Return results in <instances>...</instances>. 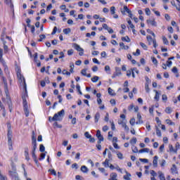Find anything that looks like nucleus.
I'll return each mask as SVG.
<instances>
[{
    "label": "nucleus",
    "mask_w": 180,
    "mask_h": 180,
    "mask_svg": "<svg viewBox=\"0 0 180 180\" xmlns=\"http://www.w3.org/2000/svg\"><path fill=\"white\" fill-rule=\"evenodd\" d=\"M127 23L129 24V27H130L131 29H134V25H133V23H131V20H127Z\"/></svg>",
    "instance_id": "nucleus-44"
},
{
    "label": "nucleus",
    "mask_w": 180,
    "mask_h": 180,
    "mask_svg": "<svg viewBox=\"0 0 180 180\" xmlns=\"http://www.w3.org/2000/svg\"><path fill=\"white\" fill-rule=\"evenodd\" d=\"M139 161H141V162H144L145 164H147V162H148V159L140 158Z\"/></svg>",
    "instance_id": "nucleus-60"
},
{
    "label": "nucleus",
    "mask_w": 180,
    "mask_h": 180,
    "mask_svg": "<svg viewBox=\"0 0 180 180\" xmlns=\"http://www.w3.org/2000/svg\"><path fill=\"white\" fill-rule=\"evenodd\" d=\"M84 136L86 139H91V137H92V136H91V134H89V132L88 131L84 133Z\"/></svg>",
    "instance_id": "nucleus-56"
},
{
    "label": "nucleus",
    "mask_w": 180,
    "mask_h": 180,
    "mask_svg": "<svg viewBox=\"0 0 180 180\" xmlns=\"http://www.w3.org/2000/svg\"><path fill=\"white\" fill-rule=\"evenodd\" d=\"M171 173L174 175V174H178V170L176 169V165H173L171 168Z\"/></svg>",
    "instance_id": "nucleus-11"
},
{
    "label": "nucleus",
    "mask_w": 180,
    "mask_h": 180,
    "mask_svg": "<svg viewBox=\"0 0 180 180\" xmlns=\"http://www.w3.org/2000/svg\"><path fill=\"white\" fill-rule=\"evenodd\" d=\"M75 179H77V180H84V177L81 176L80 175H76Z\"/></svg>",
    "instance_id": "nucleus-61"
},
{
    "label": "nucleus",
    "mask_w": 180,
    "mask_h": 180,
    "mask_svg": "<svg viewBox=\"0 0 180 180\" xmlns=\"http://www.w3.org/2000/svg\"><path fill=\"white\" fill-rule=\"evenodd\" d=\"M131 150H132V152L135 153H137L139 151V149L134 145L132 146Z\"/></svg>",
    "instance_id": "nucleus-35"
},
{
    "label": "nucleus",
    "mask_w": 180,
    "mask_h": 180,
    "mask_svg": "<svg viewBox=\"0 0 180 180\" xmlns=\"http://www.w3.org/2000/svg\"><path fill=\"white\" fill-rule=\"evenodd\" d=\"M11 175H13V176L15 179V180H20V179H19V177L18 176V173H16V172H11Z\"/></svg>",
    "instance_id": "nucleus-33"
},
{
    "label": "nucleus",
    "mask_w": 180,
    "mask_h": 180,
    "mask_svg": "<svg viewBox=\"0 0 180 180\" xmlns=\"http://www.w3.org/2000/svg\"><path fill=\"white\" fill-rule=\"evenodd\" d=\"M165 113L170 115V113H172V108H171V107H167L165 110Z\"/></svg>",
    "instance_id": "nucleus-24"
},
{
    "label": "nucleus",
    "mask_w": 180,
    "mask_h": 180,
    "mask_svg": "<svg viewBox=\"0 0 180 180\" xmlns=\"http://www.w3.org/2000/svg\"><path fill=\"white\" fill-rule=\"evenodd\" d=\"M49 172H51L52 175H54V176H57V172L53 169H49Z\"/></svg>",
    "instance_id": "nucleus-32"
},
{
    "label": "nucleus",
    "mask_w": 180,
    "mask_h": 180,
    "mask_svg": "<svg viewBox=\"0 0 180 180\" xmlns=\"http://www.w3.org/2000/svg\"><path fill=\"white\" fill-rule=\"evenodd\" d=\"M4 2L5 4H6V5L11 6V8H13V4H12V0H4Z\"/></svg>",
    "instance_id": "nucleus-21"
},
{
    "label": "nucleus",
    "mask_w": 180,
    "mask_h": 180,
    "mask_svg": "<svg viewBox=\"0 0 180 180\" xmlns=\"http://www.w3.org/2000/svg\"><path fill=\"white\" fill-rule=\"evenodd\" d=\"M2 81L4 82V89H5L6 94V92L8 91V82L6 81V79H5V77L4 76H2Z\"/></svg>",
    "instance_id": "nucleus-8"
},
{
    "label": "nucleus",
    "mask_w": 180,
    "mask_h": 180,
    "mask_svg": "<svg viewBox=\"0 0 180 180\" xmlns=\"http://www.w3.org/2000/svg\"><path fill=\"white\" fill-rule=\"evenodd\" d=\"M165 122L167 124H169V126H175V122H172L169 119L166 120Z\"/></svg>",
    "instance_id": "nucleus-26"
},
{
    "label": "nucleus",
    "mask_w": 180,
    "mask_h": 180,
    "mask_svg": "<svg viewBox=\"0 0 180 180\" xmlns=\"http://www.w3.org/2000/svg\"><path fill=\"white\" fill-rule=\"evenodd\" d=\"M137 119L138 121L136 122V124H143V120H141V114L140 112L137 114Z\"/></svg>",
    "instance_id": "nucleus-7"
},
{
    "label": "nucleus",
    "mask_w": 180,
    "mask_h": 180,
    "mask_svg": "<svg viewBox=\"0 0 180 180\" xmlns=\"http://www.w3.org/2000/svg\"><path fill=\"white\" fill-rule=\"evenodd\" d=\"M115 70H116V73L113 75L112 78H115V77H117L122 74V72H120V69H119V68H116Z\"/></svg>",
    "instance_id": "nucleus-16"
},
{
    "label": "nucleus",
    "mask_w": 180,
    "mask_h": 180,
    "mask_svg": "<svg viewBox=\"0 0 180 180\" xmlns=\"http://www.w3.org/2000/svg\"><path fill=\"white\" fill-rule=\"evenodd\" d=\"M60 120H61V119H60V117L57 113H56L52 117V122L60 121Z\"/></svg>",
    "instance_id": "nucleus-13"
},
{
    "label": "nucleus",
    "mask_w": 180,
    "mask_h": 180,
    "mask_svg": "<svg viewBox=\"0 0 180 180\" xmlns=\"http://www.w3.org/2000/svg\"><path fill=\"white\" fill-rule=\"evenodd\" d=\"M110 123H111V129L112 130H116V127L115 126V123L112 121H110Z\"/></svg>",
    "instance_id": "nucleus-57"
},
{
    "label": "nucleus",
    "mask_w": 180,
    "mask_h": 180,
    "mask_svg": "<svg viewBox=\"0 0 180 180\" xmlns=\"http://www.w3.org/2000/svg\"><path fill=\"white\" fill-rule=\"evenodd\" d=\"M72 46L74 49H75V50H77V51H79V56H84V49L81 48L79 45L77 44H73Z\"/></svg>",
    "instance_id": "nucleus-3"
},
{
    "label": "nucleus",
    "mask_w": 180,
    "mask_h": 180,
    "mask_svg": "<svg viewBox=\"0 0 180 180\" xmlns=\"http://www.w3.org/2000/svg\"><path fill=\"white\" fill-rule=\"evenodd\" d=\"M117 155L120 160H123V154L122 153H118Z\"/></svg>",
    "instance_id": "nucleus-58"
},
{
    "label": "nucleus",
    "mask_w": 180,
    "mask_h": 180,
    "mask_svg": "<svg viewBox=\"0 0 180 180\" xmlns=\"http://www.w3.org/2000/svg\"><path fill=\"white\" fill-rule=\"evenodd\" d=\"M156 128V134L158 137H162L161 130L158 128V127H155Z\"/></svg>",
    "instance_id": "nucleus-27"
},
{
    "label": "nucleus",
    "mask_w": 180,
    "mask_h": 180,
    "mask_svg": "<svg viewBox=\"0 0 180 180\" xmlns=\"http://www.w3.org/2000/svg\"><path fill=\"white\" fill-rule=\"evenodd\" d=\"M122 15H124V12H127V13H129V12H131V11H130L129 9V8H127V6H124V11H121Z\"/></svg>",
    "instance_id": "nucleus-20"
},
{
    "label": "nucleus",
    "mask_w": 180,
    "mask_h": 180,
    "mask_svg": "<svg viewBox=\"0 0 180 180\" xmlns=\"http://www.w3.org/2000/svg\"><path fill=\"white\" fill-rule=\"evenodd\" d=\"M63 33L65 34H70L71 33V29L70 28H65L63 30Z\"/></svg>",
    "instance_id": "nucleus-31"
},
{
    "label": "nucleus",
    "mask_w": 180,
    "mask_h": 180,
    "mask_svg": "<svg viewBox=\"0 0 180 180\" xmlns=\"http://www.w3.org/2000/svg\"><path fill=\"white\" fill-rule=\"evenodd\" d=\"M22 71L20 69L17 70V77L18 79L20 81V82L23 83V88L25 90V96H22V105H23V109L25 112V115L26 117H29V114L30 112L29 111V106L27 105V101H26V96H27V86L26 85V80L25 79V77L22 75Z\"/></svg>",
    "instance_id": "nucleus-1"
},
{
    "label": "nucleus",
    "mask_w": 180,
    "mask_h": 180,
    "mask_svg": "<svg viewBox=\"0 0 180 180\" xmlns=\"http://www.w3.org/2000/svg\"><path fill=\"white\" fill-rule=\"evenodd\" d=\"M174 88V83H170V85L167 87V89H172Z\"/></svg>",
    "instance_id": "nucleus-63"
},
{
    "label": "nucleus",
    "mask_w": 180,
    "mask_h": 180,
    "mask_svg": "<svg viewBox=\"0 0 180 180\" xmlns=\"http://www.w3.org/2000/svg\"><path fill=\"white\" fill-rule=\"evenodd\" d=\"M145 12L148 16H150V15H151V11H150V8H146L145 9Z\"/></svg>",
    "instance_id": "nucleus-50"
},
{
    "label": "nucleus",
    "mask_w": 180,
    "mask_h": 180,
    "mask_svg": "<svg viewBox=\"0 0 180 180\" xmlns=\"http://www.w3.org/2000/svg\"><path fill=\"white\" fill-rule=\"evenodd\" d=\"M115 11H116V8H115V6L110 7V13H111V15H115Z\"/></svg>",
    "instance_id": "nucleus-46"
},
{
    "label": "nucleus",
    "mask_w": 180,
    "mask_h": 180,
    "mask_svg": "<svg viewBox=\"0 0 180 180\" xmlns=\"http://www.w3.org/2000/svg\"><path fill=\"white\" fill-rule=\"evenodd\" d=\"M25 160H27V161H29V160H30V158L29 157V148H25Z\"/></svg>",
    "instance_id": "nucleus-9"
},
{
    "label": "nucleus",
    "mask_w": 180,
    "mask_h": 180,
    "mask_svg": "<svg viewBox=\"0 0 180 180\" xmlns=\"http://www.w3.org/2000/svg\"><path fill=\"white\" fill-rule=\"evenodd\" d=\"M32 151H36V148H37V141H32Z\"/></svg>",
    "instance_id": "nucleus-22"
},
{
    "label": "nucleus",
    "mask_w": 180,
    "mask_h": 180,
    "mask_svg": "<svg viewBox=\"0 0 180 180\" xmlns=\"http://www.w3.org/2000/svg\"><path fill=\"white\" fill-rule=\"evenodd\" d=\"M103 165L105 168H109V160L108 159H105V160L103 162Z\"/></svg>",
    "instance_id": "nucleus-25"
},
{
    "label": "nucleus",
    "mask_w": 180,
    "mask_h": 180,
    "mask_svg": "<svg viewBox=\"0 0 180 180\" xmlns=\"http://www.w3.org/2000/svg\"><path fill=\"white\" fill-rule=\"evenodd\" d=\"M148 25H150L151 26H153L154 27H157V22H155V19H149L146 20Z\"/></svg>",
    "instance_id": "nucleus-4"
},
{
    "label": "nucleus",
    "mask_w": 180,
    "mask_h": 180,
    "mask_svg": "<svg viewBox=\"0 0 180 180\" xmlns=\"http://www.w3.org/2000/svg\"><path fill=\"white\" fill-rule=\"evenodd\" d=\"M70 72L72 74V72H74V63H70Z\"/></svg>",
    "instance_id": "nucleus-51"
},
{
    "label": "nucleus",
    "mask_w": 180,
    "mask_h": 180,
    "mask_svg": "<svg viewBox=\"0 0 180 180\" xmlns=\"http://www.w3.org/2000/svg\"><path fill=\"white\" fill-rule=\"evenodd\" d=\"M62 74L63 75H68V76L71 75V72L67 71V70H63V72H62Z\"/></svg>",
    "instance_id": "nucleus-39"
},
{
    "label": "nucleus",
    "mask_w": 180,
    "mask_h": 180,
    "mask_svg": "<svg viewBox=\"0 0 180 180\" xmlns=\"http://www.w3.org/2000/svg\"><path fill=\"white\" fill-rule=\"evenodd\" d=\"M6 99H7V103L8 105V108L10 112H12V101H11V97L8 96V94H6Z\"/></svg>",
    "instance_id": "nucleus-5"
},
{
    "label": "nucleus",
    "mask_w": 180,
    "mask_h": 180,
    "mask_svg": "<svg viewBox=\"0 0 180 180\" xmlns=\"http://www.w3.org/2000/svg\"><path fill=\"white\" fill-rule=\"evenodd\" d=\"M158 174L160 180H167L165 179V176H164V173H162V172L159 171Z\"/></svg>",
    "instance_id": "nucleus-14"
},
{
    "label": "nucleus",
    "mask_w": 180,
    "mask_h": 180,
    "mask_svg": "<svg viewBox=\"0 0 180 180\" xmlns=\"http://www.w3.org/2000/svg\"><path fill=\"white\" fill-rule=\"evenodd\" d=\"M152 61L153 63V64H155V65H157V64H158V61L157 60V58H152Z\"/></svg>",
    "instance_id": "nucleus-59"
},
{
    "label": "nucleus",
    "mask_w": 180,
    "mask_h": 180,
    "mask_svg": "<svg viewBox=\"0 0 180 180\" xmlns=\"http://www.w3.org/2000/svg\"><path fill=\"white\" fill-rule=\"evenodd\" d=\"M110 180H117V174L116 173H112L110 175Z\"/></svg>",
    "instance_id": "nucleus-15"
},
{
    "label": "nucleus",
    "mask_w": 180,
    "mask_h": 180,
    "mask_svg": "<svg viewBox=\"0 0 180 180\" xmlns=\"http://www.w3.org/2000/svg\"><path fill=\"white\" fill-rule=\"evenodd\" d=\"M72 54H74V50L70 49L68 51V55L72 56Z\"/></svg>",
    "instance_id": "nucleus-62"
},
{
    "label": "nucleus",
    "mask_w": 180,
    "mask_h": 180,
    "mask_svg": "<svg viewBox=\"0 0 180 180\" xmlns=\"http://www.w3.org/2000/svg\"><path fill=\"white\" fill-rule=\"evenodd\" d=\"M140 46L142 47V49H143V50H147L148 49L147 45L143 42L140 43Z\"/></svg>",
    "instance_id": "nucleus-49"
},
{
    "label": "nucleus",
    "mask_w": 180,
    "mask_h": 180,
    "mask_svg": "<svg viewBox=\"0 0 180 180\" xmlns=\"http://www.w3.org/2000/svg\"><path fill=\"white\" fill-rule=\"evenodd\" d=\"M82 75H84V77H86V69H83L81 71Z\"/></svg>",
    "instance_id": "nucleus-55"
},
{
    "label": "nucleus",
    "mask_w": 180,
    "mask_h": 180,
    "mask_svg": "<svg viewBox=\"0 0 180 180\" xmlns=\"http://www.w3.org/2000/svg\"><path fill=\"white\" fill-rule=\"evenodd\" d=\"M92 82H98L99 81V77L98 76H94V77L91 78Z\"/></svg>",
    "instance_id": "nucleus-37"
},
{
    "label": "nucleus",
    "mask_w": 180,
    "mask_h": 180,
    "mask_svg": "<svg viewBox=\"0 0 180 180\" xmlns=\"http://www.w3.org/2000/svg\"><path fill=\"white\" fill-rule=\"evenodd\" d=\"M162 41L164 44H166L167 46V44H169L168 39H167V37H162Z\"/></svg>",
    "instance_id": "nucleus-48"
},
{
    "label": "nucleus",
    "mask_w": 180,
    "mask_h": 180,
    "mask_svg": "<svg viewBox=\"0 0 180 180\" xmlns=\"http://www.w3.org/2000/svg\"><path fill=\"white\" fill-rule=\"evenodd\" d=\"M154 92H155V96L154 97L155 101H160V93L157 90H154Z\"/></svg>",
    "instance_id": "nucleus-17"
},
{
    "label": "nucleus",
    "mask_w": 180,
    "mask_h": 180,
    "mask_svg": "<svg viewBox=\"0 0 180 180\" xmlns=\"http://www.w3.org/2000/svg\"><path fill=\"white\" fill-rule=\"evenodd\" d=\"M136 143H137V139L133 138L132 139L130 140L131 144H136Z\"/></svg>",
    "instance_id": "nucleus-52"
},
{
    "label": "nucleus",
    "mask_w": 180,
    "mask_h": 180,
    "mask_svg": "<svg viewBox=\"0 0 180 180\" xmlns=\"http://www.w3.org/2000/svg\"><path fill=\"white\" fill-rule=\"evenodd\" d=\"M145 89L147 94H150V87H148V83H146Z\"/></svg>",
    "instance_id": "nucleus-42"
},
{
    "label": "nucleus",
    "mask_w": 180,
    "mask_h": 180,
    "mask_svg": "<svg viewBox=\"0 0 180 180\" xmlns=\"http://www.w3.org/2000/svg\"><path fill=\"white\" fill-rule=\"evenodd\" d=\"M121 40L122 41H127V43H130V38L128 36L122 37L121 38Z\"/></svg>",
    "instance_id": "nucleus-19"
},
{
    "label": "nucleus",
    "mask_w": 180,
    "mask_h": 180,
    "mask_svg": "<svg viewBox=\"0 0 180 180\" xmlns=\"http://www.w3.org/2000/svg\"><path fill=\"white\" fill-rule=\"evenodd\" d=\"M130 124H131V126H134L135 123H136V120L134 118H131L129 121Z\"/></svg>",
    "instance_id": "nucleus-53"
},
{
    "label": "nucleus",
    "mask_w": 180,
    "mask_h": 180,
    "mask_svg": "<svg viewBox=\"0 0 180 180\" xmlns=\"http://www.w3.org/2000/svg\"><path fill=\"white\" fill-rule=\"evenodd\" d=\"M98 171H100L101 172L104 174V175H105V176H108L109 175V174L105 172V168H103V167H99Z\"/></svg>",
    "instance_id": "nucleus-30"
},
{
    "label": "nucleus",
    "mask_w": 180,
    "mask_h": 180,
    "mask_svg": "<svg viewBox=\"0 0 180 180\" xmlns=\"http://www.w3.org/2000/svg\"><path fill=\"white\" fill-rule=\"evenodd\" d=\"M39 151L41 153H44V151H46V148L44 147V146L43 144H41L39 146Z\"/></svg>",
    "instance_id": "nucleus-34"
},
{
    "label": "nucleus",
    "mask_w": 180,
    "mask_h": 180,
    "mask_svg": "<svg viewBox=\"0 0 180 180\" xmlns=\"http://www.w3.org/2000/svg\"><path fill=\"white\" fill-rule=\"evenodd\" d=\"M153 165L155 168H157V167H158V156L155 155L153 158Z\"/></svg>",
    "instance_id": "nucleus-6"
},
{
    "label": "nucleus",
    "mask_w": 180,
    "mask_h": 180,
    "mask_svg": "<svg viewBox=\"0 0 180 180\" xmlns=\"http://www.w3.org/2000/svg\"><path fill=\"white\" fill-rule=\"evenodd\" d=\"M80 169L84 174H88V172L89 171L88 167H86L85 165L82 166Z\"/></svg>",
    "instance_id": "nucleus-10"
},
{
    "label": "nucleus",
    "mask_w": 180,
    "mask_h": 180,
    "mask_svg": "<svg viewBox=\"0 0 180 180\" xmlns=\"http://www.w3.org/2000/svg\"><path fill=\"white\" fill-rule=\"evenodd\" d=\"M46 154H47V152H45L44 153H41L39 160L41 161V160H44L46 158Z\"/></svg>",
    "instance_id": "nucleus-38"
},
{
    "label": "nucleus",
    "mask_w": 180,
    "mask_h": 180,
    "mask_svg": "<svg viewBox=\"0 0 180 180\" xmlns=\"http://www.w3.org/2000/svg\"><path fill=\"white\" fill-rule=\"evenodd\" d=\"M118 124L122 125V127H123L126 124V121L124 120H119Z\"/></svg>",
    "instance_id": "nucleus-47"
},
{
    "label": "nucleus",
    "mask_w": 180,
    "mask_h": 180,
    "mask_svg": "<svg viewBox=\"0 0 180 180\" xmlns=\"http://www.w3.org/2000/svg\"><path fill=\"white\" fill-rule=\"evenodd\" d=\"M169 150L170 153H176V152L178 151V149H174V146H172V145H169Z\"/></svg>",
    "instance_id": "nucleus-18"
},
{
    "label": "nucleus",
    "mask_w": 180,
    "mask_h": 180,
    "mask_svg": "<svg viewBox=\"0 0 180 180\" xmlns=\"http://www.w3.org/2000/svg\"><path fill=\"white\" fill-rule=\"evenodd\" d=\"M33 141H37V138L34 135V131H32V142Z\"/></svg>",
    "instance_id": "nucleus-40"
},
{
    "label": "nucleus",
    "mask_w": 180,
    "mask_h": 180,
    "mask_svg": "<svg viewBox=\"0 0 180 180\" xmlns=\"http://www.w3.org/2000/svg\"><path fill=\"white\" fill-rule=\"evenodd\" d=\"M150 152V149L148 148H145L143 149H141L139 150V153H149Z\"/></svg>",
    "instance_id": "nucleus-23"
},
{
    "label": "nucleus",
    "mask_w": 180,
    "mask_h": 180,
    "mask_svg": "<svg viewBox=\"0 0 180 180\" xmlns=\"http://www.w3.org/2000/svg\"><path fill=\"white\" fill-rule=\"evenodd\" d=\"M99 119H101V114L99 112H96L94 116L95 123H98V122H99Z\"/></svg>",
    "instance_id": "nucleus-12"
},
{
    "label": "nucleus",
    "mask_w": 180,
    "mask_h": 180,
    "mask_svg": "<svg viewBox=\"0 0 180 180\" xmlns=\"http://www.w3.org/2000/svg\"><path fill=\"white\" fill-rule=\"evenodd\" d=\"M64 113H65L64 110H61L59 111L58 113H56V115H58V117H59V118H60L61 116H64Z\"/></svg>",
    "instance_id": "nucleus-36"
},
{
    "label": "nucleus",
    "mask_w": 180,
    "mask_h": 180,
    "mask_svg": "<svg viewBox=\"0 0 180 180\" xmlns=\"http://www.w3.org/2000/svg\"><path fill=\"white\" fill-rule=\"evenodd\" d=\"M126 175L124 176V179H126V180H130V176H131V174H130V173L126 172Z\"/></svg>",
    "instance_id": "nucleus-28"
},
{
    "label": "nucleus",
    "mask_w": 180,
    "mask_h": 180,
    "mask_svg": "<svg viewBox=\"0 0 180 180\" xmlns=\"http://www.w3.org/2000/svg\"><path fill=\"white\" fill-rule=\"evenodd\" d=\"M7 138L9 150H13V147L12 146V129H11V125H8Z\"/></svg>",
    "instance_id": "nucleus-2"
},
{
    "label": "nucleus",
    "mask_w": 180,
    "mask_h": 180,
    "mask_svg": "<svg viewBox=\"0 0 180 180\" xmlns=\"http://www.w3.org/2000/svg\"><path fill=\"white\" fill-rule=\"evenodd\" d=\"M32 156L33 160H37V156L36 155V150H32Z\"/></svg>",
    "instance_id": "nucleus-45"
},
{
    "label": "nucleus",
    "mask_w": 180,
    "mask_h": 180,
    "mask_svg": "<svg viewBox=\"0 0 180 180\" xmlns=\"http://www.w3.org/2000/svg\"><path fill=\"white\" fill-rule=\"evenodd\" d=\"M4 53H8V46H6V41H4Z\"/></svg>",
    "instance_id": "nucleus-41"
},
{
    "label": "nucleus",
    "mask_w": 180,
    "mask_h": 180,
    "mask_svg": "<svg viewBox=\"0 0 180 180\" xmlns=\"http://www.w3.org/2000/svg\"><path fill=\"white\" fill-rule=\"evenodd\" d=\"M133 56H140V49H136V52L133 53Z\"/></svg>",
    "instance_id": "nucleus-54"
},
{
    "label": "nucleus",
    "mask_w": 180,
    "mask_h": 180,
    "mask_svg": "<svg viewBox=\"0 0 180 180\" xmlns=\"http://www.w3.org/2000/svg\"><path fill=\"white\" fill-rule=\"evenodd\" d=\"M166 65H167V67H171V65H172V61H171V60H167Z\"/></svg>",
    "instance_id": "nucleus-64"
},
{
    "label": "nucleus",
    "mask_w": 180,
    "mask_h": 180,
    "mask_svg": "<svg viewBox=\"0 0 180 180\" xmlns=\"http://www.w3.org/2000/svg\"><path fill=\"white\" fill-rule=\"evenodd\" d=\"M146 39H147V41H148L149 45L150 46V45H151V42H152L153 40H154V39H153V37H152L151 36H150V35H148V36L146 37Z\"/></svg>",
    "instance_id": "nucleus-29"
},
{
    "label": "nucleus",
    "mask_w": 180,
    "mask_h": 180,
    "mask_svg": "<svg viewBox=\"0 0 180 180\" xmlns=\"http://www.w3.org/2000/svg\"><path fill=\"white\" fill-rule=\"evenodd\" d=\"M108 94H109V95H111L112 96H113L115 91H113V89H112V88L109 87L108 88Z\"/></svg>",
    "instance_id": "nucleus-43"
}]
</instances>
